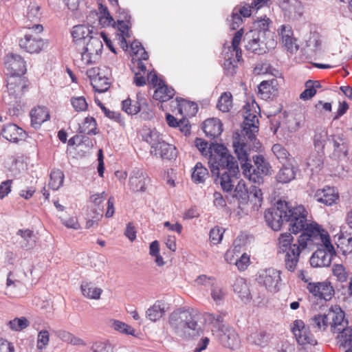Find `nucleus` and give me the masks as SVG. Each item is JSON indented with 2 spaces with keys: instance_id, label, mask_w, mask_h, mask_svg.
Here are the masks:
<instances>
[{
  "instance_id": "393cba45",
  "label": "nucleus",
  "mask_w": 352,
  "mask_h": 352,
  "mask_svg": "<svg viewBox=\"0 0 352 352\" xmlns=\"http://www.w3.org/2000/svg\"><path fill=\"white\" fill-rule=\"evenodd\" d=\"M202 130L207 136L212 138H217L223 131L221 122L217 118L208 119L203 122Z\"/></svg>"
},
{
  "instance_id": "bb28decb",
  "label": "nucleus",
  "mask_w": 352,
  "mask_h": 352,
  "mask_svg": "<svg viewBox=\"0 0 352 352\" xmlns=\"http://www.w3.org/2000/svg\"><path fill=\"white\" fill-rule=\"evenodd\" d=\"M324 159V151L316 150L307 159V167L313 173H318L323 167Z\"/></svg>"
},
{
  "instance_id": "338daca9",
  "label": "nucleus",
  "mask_w": 352,
  "mask_h": 352,
  "mask_svg": "<svg viewBox=\"0 0 352 352\" xmlns=\"http://www.w3.org/2000/svg\"><path fill=\"white\" fill-rule=\"evenodd\" d=\"M0 352H14V346L12 343L0 338Z\"/></svg>"
},
{
  "instance_id": "cd10ccee",
  "label": "nucleus",
  "mask_w": 352,
  "mask_h": 352,
  "mask_svg": "<svg viewBox=\"0 0 352 352\" xmlns=\"http://www.w3.org/2000/svg\"><path fill=\"white\" fill-rule=\"evenodd\" d=\"M151 153L155 156H159L162 159L170 160L176 157V148L164 140L153 150H151Z\"/></svg>"
},
{
  "instance_id": "5701e85b",
  "label": "nucleus",
  "mask_w": 352,
  "mask_h": 352,
  "mask_svg": "<svg viewBox=\"0 0 352 352\" xmlns=\"http://www.w3.org/2000/svg\"><path fill=\"white\" fill-rule=\"evenodd\" d=\"M271 23V20L265 16L263 18L257 19L253 23V29L250 32H255L256 35L261 36L263 39L272 38V34L270 31V25Z\"/></svg>"
},
{
  "instance_id": "37998d69",
  "label": "nucleus",
  "mask_w": 352,
  "mask_h": 352,
  "mask_svg": "<svg viewBox=\"0 0 352 352\" xmlns=\"http://www.w3.org/2000/svg\"><path fill=\"white\" fill-rule=\"evenodd\" d=\"M64 174L59 169H54L50 175L49 186L54 190H58L63 183Z\"/></svg>"
},
{
  "instance_id": "c85d7f7f",
  "label": "nucleus",
  "mask_w": 352,
  "mask_h": 352,
  "mask_svg": "<svg viewBox=\"0 0 352 352\" xmlns=\"http://www.w3.org/2000/svg\"><path fill=\"white\" fill-rule=\"evenodd\" d=\"M233 290L238 296L244 302H249L252 299V296L248 285L245 278H237L233 285Z\"/></svg>"
},
{
  "instance_id": "f3484780",
  "label": "nucleus",
  "mask_w": 352,
  "mask_h": 352,
  "mask_svg": "<svg viewBox=\"0 0 352 352\" xmlns=\"http://www.w3.org/2000/svg\"><path fill=\"white\" fill-rule=\"evenodd\" d=\"M314 199L320 203L326 206H332L336 204L339 199L338 190L334 187L326 186L322 189H318L315 195Z\"/></svg>"
},
{
  "instance_id": "0eeeda50",
  "label": "nucleus",
  "mask_w": 352,
  "mask_h": 352,
  "mask_svg": "<svg viewBox=\"0 0 352 352\" xmlns=\"http://www.w3.org/2000/svg\"><path fill=\"white\" fill-rule=\"evenodd\" d=\"M32 32L24 35L19 44L21 50L30 54H38L47 47V42L38 34L43 30L42 25L36 24L31 28Z\"/></svg>"
},
{
  "instance_id": "423d86ee",
  "label": "nucleus",
  "mask_w": 352,
  "mask_h": 352,
  "mask_svg": "<svg viewBox=\"0 0 352 352\" xmlns=\"http://www.w3.org/2000/svg\"><path fill=\"white\" fill-rule=\"evenodd\" d=\"M285 213V221L289 223V230L293 234L304 232L307 227L311 225L316 227L315 225H319L316 222L308 223L307 217V211L302 205L292 206L289 202L283 201Z\"/></svg>"
},
{
  "instance_id": "4c0bfd02",
  "label": "nucleus",
  "mask_w": 352,
  "mask_h": 352,
  "mask_svg": "<svg viewBox=\"0 0 352 352\" xmlns=\"http://www.w3.org/2000/svg\"><path fill=\"white\" fill-rule=\"evenodd\" d=\"M280 35L282 38V42L287 50H292L295 44V40L293 38V32L289 25H283L280 28Z\"/></svg>"
},
{
  "instance_id": "09e8293b",
  "label": "nucleus",
  "mask_w": 352,
  "mask_h": 352,
  "mask_svg": "<svg viewBox=\"0 0 352 352\" xmlns=\"http://www.w3.org/2000/svg\"><path fill=\"white\" fill-rule=\"evenodd\" d=\"M7 324L11 330H23L29 326L30 322L26 318L21 317L10 320Z\"/></svg>"
},
{
  "instance_id": "4be33fe9",
  "label": "nucleus",
  "mask_w": 352,
  "mask_h": 352,
  "mask_svg": "<svg viewBox=\"0 0 352 352\" xmlns=\"http://www.w3.org/2000/svg\"><path fill=\"white\" fill-rule=\"evenodd\" d=\"M327 316L330 321L329 325L331 330L336 329L338 326L342 327L338 328L337 330H347L342 324L344 322V312L339 305L331 306L329 309Z\"/></svg>"
},
{
  "instance_id": "e2e57ef3",
  "label": "nucleus",
  "mask_w": 352,
  "mask_h": 352,
  "mask_svg": "<svg viewBox=\"0 0 352 352\" xmlns=\"http://www.w3.org/2000/svg\"><path fill=\"white\" fill-rule=\"evenodd\" d=\"M250 264V256L244 253L236 260L235 265L240 271H244Z\"/></svg>"
},
{
  "instance_id": "13d9d810",
  "label": "nucleus",
  "mask_w": 352,
  "mask_h": 352,
  "mask_svg": "<svg viewBox=\"0 0 352 352\" xmlns=\"http://www.w3.org/2000/svg\"><path fill=\"white\" fill-rule=\"evenodd\" d=\"M228 22L232 30H236L243 22L242 16L233 9L231 18L228 19Z\"/></svg>"
},
{
  "instance_id": "bf43d9fd",
  "label": "nucleus",
  "mask_w": 352,
  "mask_h": 352,
  "mask_svg": "<svg viewBox=\"0 0 352 352\" xmlns=\"http://www.w3.org/2000/svg\"><path fill=\"white\" fill-rule=\"evenodd\" d=\"M333 275L338 278V280L340 282H344L346 280V273L345 268L342 265L336 264L333 267Z\"/></svg>"
},
{
  "instance_id": "f03ea898",
  "label": "nucleus",
  "mask_w": 352,
  "mask_h": 352,
  "mask_svg": "<svg viewBox=\"0 0 352 352\" xmlns=\"http://www.w3.org/2000/svg\"><path fill=\"white\" fill-rule=\"evenodd\" d=\"M195 146L204 156L208 155V165L215 183L219 184L226 192L233 189L234 180L239 174L237 160L223 144L211 143L201 138H196Z\"/></svg>"
},
{
  "instance_id": "412c9836",
  "label": "nucleus",
  "mask_w": 352,
  "mask_h": 352,
  "mask_svg": "<svg viewBox=\"0 0 352 352\" xmlns=\"http://www.w3.org/2000/svg\"><path fill=\"white\" fill-rule=\"evenodd\" d=\"M1 133L4 138L14 143L26 138L25 131L16 124L12 123L4 125Z\"/></svg>"
},
{
  "instance_id": "f704fd0d",
  "label": "nucleus",
  "mask_w": 352,
  "mask_h": 352,
  "mask_svg": "<svg viewBox=\"0 0 352 352\" xmlns=\"http://www.w3.org/2000/svg\"><path fill=\"white\" fill-rule=\"evenodd\" d=\"M224 69L227 75L232 76L236 73V69L238 67V63L242 59V53L240 52H236V57L224 56Z\"/></svg>"
},
{
  "instance_id": "c756f323",
  "label": "nucleus",
  "mask_w": 352,
  "mask_h": 352,
  "mask_svg": "<svg viewBox=\"0 0 352 352\" xmlns=\"http://www.w3.org/2000/svg\"><path fill=\"white\" fill-rule=\"evenodd\" d=\"M328 140V132L325 126H318L314 129L313 143L316 150L324 151Z\"/></svg>"
},
{
  "instance_id": "69168bd1",
  "label": "nucleus",
  "mask_w": 352,
  "mask_h": 352,
  "mask_svg": "<svg viewBox=\"0 0 352 352\" xmlns=\"http://www.w3.org/2000/svg\"><path fill=\"white\" fill-rule=\"evenodd\" d=\"M210 343V339L208 337H201L197 342L196 347L193 352H201L206 349Z\"/></svg>"
},
{
  "instance_id": "aec40b11",
  "label": "nucleus",
  "mask_w": 352,
  "mask_h": 352,
  "mask_svg": "<svg viewBox=\"0 0 352 352\" xmlns=\"http://www.w3.org/2000/svg\"><path fill=\"white\" fill-rule=\"evenodd\" d=\"M31 126L34 129L41 128L43 123L50 118V111L45 107L38 106L33 108L30 113Z\"/></svg>"
},
{
  "instance_id": "9d476101",
  "label": "nucleus",
  "mask_w": 352,
  "mask_h": 352,
  "mask_svg": "<svg viewBox=\"0 0 352 352\" xmlns=\"http://www.w3.org/2000/svg\"><path fill=\"white\" fill-rule=\"evenodd\" d=\"M245 39L248 40L245 47L254 54H263L266 49L274 48L276 42L273 38L263 39L261 36L255 34V32H249L245 34Z\"/></svg>"
},
{
  "instance_id": "774afa93",
  "label": "nucleus",
  "mask_w": 352,
  "mask_h": 352,
  "mask_svg": "<svg viewBox=\"0 0 352 352\" xmlns=\"http://www.w3.org/2000/svg\"><path fill=\"white\" fill-rule=\"evenodd\" d=\"M277 352H294V346L288 342H282L280 344L276 346Z\"/></svg>"
},
{
  "instance_id": "c9c22d12",
  "label": "nucleus",
  "mask_w": 352,
  "mask_h": 352,
  "mask_svg": "<svg viewBox=\"0 0 352 352\" xmlns=\"http://www.w3.org/2000/svg\"><path fill=\"white\" fill-rule=\"evenodd\" d=\"M292 332L299 345L305 346L306 345L314 346L317 344V340L314 338L311 331Z\"/></svg>"
},
{
  "instance_id": "ea45409f",
  "label": "nucleus",
  "mask_w": 352,
  "mask_h": 352,
  "mask_svg": "<svg viewBox=\"0 0 352 352\" xmlns=\"http://www.w3.org/2000/svg\"><path fill=\"white\" fill-rule=\"evenodd\" d=\"M97 124L93 117L85 118L83 123L79 126L78 132L87 135H95L97 133Z\"/></svg>"
},
{
  "instance_id": "dca6fc26",
  "label": "nucleus",
  "mask_w": 352,
  "mask_h": 352,
  "mask_svg": "<svg viewBox=\"0 0 352 352\" xmlns=\"http://www.w3.org/2000/svg\"><path fill=\"white\" fill-rule=\"evenodd\" d=\"M7 89L10 96L20 98L28 89L27 81L21 76H11L8 80Z\"/></svg>"
},
{
  "instance_id": "680f3d73",
  "label": "nucleus",
  "mask_w": 352,
  "mask_h": 352,
  "mask_svg": "<svg viewBox=\"0 0 352 352\" xmlns=\"http://www.w3.org/2000/svg\"><path fill=\"white\" fill-rule=\"evenodd\" d=\"M12 184V179H7L1 183V184H0V199H3L11 192Z\"/></svg>"
},
{
  "instance_id": "39448f33",
  "label": "nucleus",
  "mask_w": 352,
  "mask_h": 352,
  "mask_svg": "<svg viewBox=\"0 0 352 352\" xmlns=\"http://www.w3.org/2000/svg\"><path fill=\"white\" fill-rule=\"evenodd\" d=\"M315 226L316 227H314L313 230L318 231L320 241L306 248L309 251L315 247L318 248L310 258V265L314 267H329L331 263L333 256L336 255V250L331 243L327 231L320 225H315Z\"/></svg>"
},
{
  "instance_id": "7ed1b4c3",
  "label": "nucleus",
  "mask_w": 352,
  "mask_h": 352,
  "mask_svg": "<svg viewBox=\"0 0 352 352\" xmlns=\"http://www.w3.org/2000/svg\"><path fill=\"white\" fill-rule=\"evenodd\" d=\"M314 226L307 227L304 232L298 236L296 243H294V237L291 232H284L278 237V247L280 252L285 253V267L290 272H294L299 261V256L302 251L306 250L314 243H318V231L313 230Z\"/></svg>"
},
{
  "instance_id": "3c124183",
  "label": "nucleus",
  "mask_w": 352,
  "mask_h": 352,
  "mask_svg": "<svg viewBox=\"0 0 352 352\" xmlns=\"http://www.w3.org/2000/svg\"><path fill=\"white\" fill-rule=\"evenodd\" d=\"M272 151L279 161H285L290 155L289 152L280 144H274Z\"/></svg>"
},
{
  "instance_id": "a18cd8bd",
  "label": "nucleus",
  "mask_w": 352,
  "mask_h": 352,
  "mask_svg": "<svg viewBox=\"0 0 352 352\" xmlns=\"http://www.w3.org/2000/svg\"><path fill=\"white\" fill-rule=\"evenodd\" d=\"M144 140L151 145V150L157 147L163 141L160 133L156 130H151L144 135Z\"/></svg>"
},
{
  "instance_id": "1a4fd4ad",
  "label": "nucleus",
  "mask_w": 352,
  "mask_h": 352,
  "mask_svg": "<svg viewBox=\"0 0 352 352\" xmlns=\"http://www.w3.org/2000/svg\"><path fill=\"white\" fill-rule=\"evenodd\" d=\"M122 109L129 115H136L140 112L144 119H149L153 115L148 107L146 99L140 93L137 94L135 100H132L129 98L123 100Z\"/></svg>"
},
{
  "instance_id": "5fc2aeb1",
  "label": "nucleus",
  "mask_w": 352,
  "mask_h": 352,
  "mask_svg": "<svg viewBox=\"0 0 352 352\" xmlns=\"http://www.w3.org/2000/svg\"><path fill=\"white\" fill-rule=\"evenodd\" d=\"M252 8L255 9V6L252 2L251 4L243 3L239 6H236L234 10L242 17L246 18L251 16Z\"/></svg>"
},
{
  "instance_id": "2f4dec72",
  "label": "nucleus",
  "mask_w": 352,
  "mask_h": 352,
  "mask_svg": "<svg viewBox=\"0 0 352 352\" xmlns=\"http://www.w3.org/2000/svg\"><path fill=\"white\" fill-rule=\"evenodd\" d=\"M270 336L266 331H250L247 335V340L249 343L264 346L267 344Z\"/></svg>"
},
{
  "instance_id": "79ce46f5",
  "label": "nucleus",
  "mask_w": 352,
  "mask_h": 352,
  "mask_svg": "<svg viewBox=\"0 0 352 352\" xmlns=\"http://www.w3.org/2000/svg\"><path fill=\"white\" fill-rule=\"evenodd\" d=\"M234 197L238 199L239 204H246L249 200L250 195L243 181H239L234 190Z\"/></svg>"
},
{
  "instance_id": "6ab92c4d",
  "label": "nucleus",
  "mask_w": 352,
  "mask_h": 352,
  "mask_svg": "<svg viewBox=\"0 0 352 352\" xmlns=\"http://www.w3.org/2000/svg\"><path fill=\"white\" fill-rule=\"evenodd\" d=\"M335 241L343 254L352 252V229L348 228L345 231L341 230L340 233L335 236Z\"/></svg>"
},
{
  "instance_id": "e433bc0d",
  "label": "nucleus",
  "mask_w": 352,
  "mask_h": 352,
  "mask_svg": "<svg viewBox=\"0 0 352 352\" xmlns=\"http://www.w3.org/2000/svg\"><path fill=\"white\" fill-rule=\"evenodd\" d=\"M208 177V170L201 162H197L192 169L191 178L195 184H203Z\"/></svg>"
},
{
  "instance_id": "052dcab7",
  "label": "nucleus",
  "mask_w": 352,
  "mask_h": 352,
  "mask_svg": "<svg viewBox=\"0 0 352 352\" xmlns=\"http://www.w3.org/2000/svg\"><path fill=\"white\" fill-rule=\"evenodd\" d=\"M107 327L113 329V330H130V327L126 323L113 319L108 321Z\"/></svg>"
},
{
  "instance_id": "f8f14e48",
  "label": "nucleus",
  "mask_w": 352,
  "mask_h": 352,
  "mask_svg": "<svg viewBox=\"0 0 352 352\" xmlns=\"http://www.w3.org/2000/svg\"><path fill=\"white\" fill-rule=\"evenodd\" d=\"M280 271L274 268H268L261 272L258 278V283L263 285L266 289L271 292L278 290V284L280 280Z\"/></svg>"
},
{
  "instance_id": "9b49d317",
  "label": "nucleus",
  "mask_w": 352,
  "mask_h": 352,
  "mask_svg": "<svg viewBox=\"0 0 352 352\" xmlns=\"http://www.w3.org/2000/svg\"><path fill=\"white\" fill-rule=\"evenodd\" d=\"M283 201L276 202L274 208L268 209L265 213V219L267 224L273 230H280L285 221V210Z\"/></svg>"
},
{
  "instance_id": "f257e3e1",
  "label": "nucleus",
  "mask_w": 352,
  "mask_h": 352,
  "mask_svg": "<svg viewBox=\"0 0 352 352\" xmlns=\"http://www.w3.org/2000/svg\"><path fill=\"white\" fill-rule=\"evenodd\" d=\"M258 132V118L255 113L246 110L241 133L233 135L232 146L241 164L243 174L250 182L261 185L266 176L272 175L270 162L262 155L252 157L253 164L249 158L252 146H255Z\"/></svg>"
},
{
  "instance_id": "a878e982",
  "label": "nucleus",
  "mask_w": 352,
  "mask_h": 352,
  "mask_svg": "<svg viewBox=\"0 0 352 352\" xmlns=\"http://www.w3.org/2000/svg\"><path fill=\"white\" fill-rule=\"evenodd\" d=\"M298 170V168L292 164H284L278 171L276 179L278 183H289L295 179Z\"/></svg>"
},
{
  "instance_id": "473e14b6",
  "label": "nucleus",
  "mask_w": 352,
  "mask_h": 352,
  "mask_svg": "<svg viewBox=\"0 0 352 352\" xmlns=\"http://www.w3.org/2000/svg\"><path fill=\"white\" fill-rule=\"evenodd\" d=\"M80 288L82 295L89 299L98 300L102 293V289L101 288L95 287L91 283H82Z\"/></svg>"
},
{
  "instance_id": "72a5a7b5",
  "label": "nucleus",
  "mask_w": 352,
  "mask_h": 352,
  "mask_svg": "<svg viewBox=\"0 0 352 352\" xmlns=\"http://www.w3.org/2000/svg\"><path fill=\"white\" fill-rule=\"evenodd\" d=\"M175 95V90L164 84L160 85L154 92L153 98L161 102H166Z\"/></svg>"
},
{
  "instance_id": "6e6552de",
  "label": "nucleus",
  "mask_w": 352,
  "mask_h": 352,
  "mask_svg": "<svg viewBox=\"0 0 352 352\" xmlns=\"http://www.w3.org/2000/svg\"><path fill=\"white\" fill-rule=\"evenodd\" d=\"M103 44L100 38L91 36L77 51L80 55L82 64L87 65L99 60Z\"/></svg>"
},
{
  "instance_id": "49530a36",
  "label": "nucleus",
  "mask_w": 352,
  "mask_h": 352,
  "mask_svg": "<svg viewBox=\"0 0 352 352\" xmlns=\"http://www.w3.org/2000/svg\"><path fill=\"white\" fill-rule=\"evenodd\" d=\"M91 85L93 87L94 90L98 93H104L107 91L110 87L109 79L104 76L101 75L97 79H94L93 82H91Z\"/></svg>"
},
{
  "instance_id": "2eb2a0df",
  "label": "nucleus",
  "mask_w": 352,
  "mask_h": 352,
  "mask_svg": "<svg viewBox=\"0 0 352 352\" xmlns=\"http://www.w3.org/2000/svg\"><path fill=\"white\" fill-rule=\"evenodd\" d=\"M149 178L143 170L135 168L131 172L129 186L130 189L135 192H144L146 191V186L149 183Z\"/></svg>"
},
{
  "instance_id": "de8ad7c7",
  "label": "nucleus",
  "mask_w": 352,
  "mask_h": 352,
  "mask_svg": "<svg viewBox=\"0 0 352 352\" xmlns=\"http://www.w3.org/2000/svg\"><path fill=\"white\" fill-rule=\"evenodd\" d=\"M131 19V16L125 12H123V16H120V19H118V29L122 32V35L129 36V25Z\"/></svg>"
},
{
  "instance_id": "c03bdc74",
  "label": "nucleus",
  "mask_w": 352,
  "mask_h": 352,
  "mask_svg": "<svg viewBox=\"0 0 352 352\" xmlns=\"http://www.w3.org/2000/svg\"><path fill=\"white\" fill-rule=\"evenodd\" d=\"M232 106V96L230 92L223 93L217 103V108L222 112H228Z\"/></svg>"
},
{
  "instance_id": "b1692460",
  "label": "nucleus",
  "mask_w": 352,
  "mask_h": 352,
  "mask_svg": "<svg viewBox=\"0 0 352 352\" xmlns=\"http://www.w3.org/2000/svg\"><path fill=\"white\" fill-rule=\"evenodd\" d=\"M217 336L221 344L230 349H234L239 347L240 344V338L236 331H216Z\"/></svg>"
},
{
  "instance_id": "603ef678",
  "label": "nucleus",
  "mask_w": 352,
  "mask_h": 352,
  "mask_svg": "<svg viewBox=\"0 0 352 352\" xmlns=\"http://www.w3.org/2000/svg\"><path fill=\"white\" fill-rule=\"evenodd\" d=\"M41 7L35 2H32L28 6L27 17L30 21H36L39 19Z\"/></svg>"
},
{
  "instance_id": "6e6d98bb",
  "label": "nucleus",
  "mask_w": 352,
  "mask_h": 352,
  "mask_svg": "<svg viewBox=\"0 0 352 352\" xmlns=\"http://www.w3.org/2000/svg\"><path fill=\"white\" fill-rule=\"evenodd\" d=\"M316 94V90L314 89L312 80H309L305 82V89L300 94V98L303 100L311 99Z\"/></svg>"
},
{
  "instance_id": "4d7b16f0",
  "label": "nucleus",
  "mask_w": 352,
  "mask_h": 352,
  "mask_svg": "<svg viewBox=\"0 0 352 352\" xmlns=\"http://www.w3.org/2000/svg\"><path fill=\"white\" fill-rule=\"evenodd\" d=\"M224 230L219 227H214L210 230V240L213 244L219 243L222 239Z\"/></svg>"
},
{
  "instance_id": "58836bf2",
  "label": "nucleus",
  "mask_w": 352,
  "mask_h": 352,
  "mask_svg": "<svg viewBox=\"0 0 352 352\" xmlns=\"http://www.w3.org/2000/svg\"><path fill=\"white\" fill-rule=\"evenodd\" d=\"M330 321L327 314H316L309 320V324L312 328L325 330L330 327Z\"/></svg>"
},
{
  "instance_id": "7c9ffc66",
  "label": "nucleus",
  "mask_w": 352,
  "mask_h": 352,
  "mask_svg": "<svg viewBox=\"0 0 352 352\" xmlns=\"http://www.w3.org/2000/svg\"><path fill=\"white\" fill-rule=\"evenodd\" d=\"M166 312V304L160 300L156 301L146 311V317L152 322L160 320Z\"/></svg>"
},
{
  "instance_id": "4468645a",
  "label": "nucleus",
  "mask_w": 352,
  "mask_h": 352,
  "mask_svg": "<svg viewBox=\"0 0 352 352\" xmlns=\"http://www.w3.org/2000/svg\"><path fill=\"white\" fill-rule=\"evenodd\" d=\"M307 289L315 297L326 301L331 300L334 295L333 287L327 282L309 283Z\"/></svg>"
},
{
  "instance_id": "0e129e2a",
  "label": "nucleus",
  "mask_w": 352,
  "mask_h": 352,
  "mask_svg": "<svg viewBox=\"0 0 352 352\" xmlns=\"http://www.w3.org/2000/svg\"><path fill=\"white\" fill-rule=\"evenodd\" d=\"M49 341V331H38L37 347L43 349Z\"/></svg>"
},
{
  "instance_id": "8fccbe9b",
  "label": "nucleus",
  "mask_w": 352,
  "mask_h": 352,
  "mask_svg": "<svg viewBox=\"0 0 352 352\" xmlns=\"http://www.w3.org/2000/svg\"><path fill=\"white\" fill-rule=\"evenodd\" d=\"M70 102L73 108L77 112L85 111L87 109L88 104L83 96L72 97Z\"/></svg>"
},
{
  "instance_id": "ddd939ff",
  "label": "nucleus",
  "mask_w": 352,
  "mask_h": 352,
  "mask_svg": "<svg viewBox=\"0 0 352 352\" xmlns=\"http://www.w3.org/2000/svg\"><path fill=\"white\" fill-rule=\"evenodd\" d=\"M4 64L11 76H21L27 71L26 63L23 58L16 54H7L4 58Z\"/></svg>"
},
{
  "instance_id": "a19ab883",
  "label": "nucleus",
  "mask_w": 352,
  "mask_h": 352,
  "mask_svg": "<svg viewBox=\"0 0 352 352\" xmlns=\"http://www.w3.org/2000/svg\"><path fill=\"white\" fill-rule=\"evenodd\" d=\"M337 344L342 347L347 348L345 352H352V331H338Z\"/></svg>"
},
{
  "instance_id": "864d4df0",
  "label": "nucleus",
  "mask_w": 352,
  "mask_h": 352,
  "mask_svg": "<svg viewBox=\"0 0 352 352\" xmlns=\"http://www.w3.org/2000/svg\"><path fill=\"white\" fill-rule=\"evenodd\" d=\"M89 352H113V346L109 342H97L92 345Z\"/></svg>"
},
{
  "instance_id": "a211bd4d",
  "label": "nucleus",
  "mask_w": 352,
  "mask_h": 352,
  "mask_svg": "<svg viewBox=\"0 0 352 352\" xmlns=\"http://www.w3.org/2000/svg\"><path fill=\"white\" fill-rule=\"evenodd\" d=\"M92 28L84 25H76L73 28L72 36L76 50L89 40V37L94 36Z\"/></svg>"
},
{
  "instance_id": "20e7f679",
  "label": "nucleus",
  "mask_w": 352,
  "mask_h": 352,
  "mask_svg": "<svg viewBox=\"0 0 352 352\" xmlns=\"http://www.w3.org/2000/svg\"><path fill=\"white\" fill-rule=\"evenodd\" d=\"M170 327L177 330H203L206 323L217 330H228L226 323L221 315L209 313L201 314L196 310L191 311L177 309L170 314L168 318Z\"/></svg>"
}]
</instances>
